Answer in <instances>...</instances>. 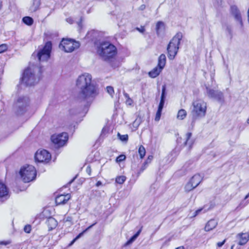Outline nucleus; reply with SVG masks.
Masks as SVG:
<instances>
[{
  "label": "nucleus",
  "instance_id": "nucleus-1",
  "mask_svg": "<svg viewBox=\"0 0 249 249\" xmlns=\"http://www.w3.org/2000/svg\"><path fill=\"white\" fill-rule=\"evenodd\" d=\"M91 80V75L85 73L79 76L76 80V86L80 89L76 99L79 102H83L85 108L90 106L97 94L96 88Z\"/></svg>",
  "mask_w": 249,
  "mask_h": 249
},
{
  "label": "nucleus",
  "instance_id": "nucleus-2",
  "mask_svg": "<svg viewBox=\"0 0 249 249\" xmlns=\"http://www.w3.org/2000/svg\"><path fill=\"white\" fill-rule=\"evenodd\" d=\"M97 53L105 61H108L117 54L116 47L108 42L101 43L97 48Z\"/></svg>",
  "mask_w": 249,
  "mask_h": 249
},
{
  "label": "nucleus",
  "instance_id": "nucleus-3",
  "mask_svg": "<svg viewBox=\"0 0 249 249\" xmlns=\"http://www.w3.org/2000/svg\"><path fill=\"white\" fill-rule=\"evenodd\" d=\"M37 73L31 67L27 68L25 70L22 77L21 78V82L26 86H33L37 84L40 78V69L37 68Z\"/></svg>",
  "mask_w": 249,
  "mask_h": 249
},
{
  "label": "nucleus",
  "instance_id": "nucleus-4",
  "mask_svg": "<svg viewBox=\"0 0 249 249\" xmlns=\"http://www.w3.org/2000/svg\"><path fill=\"white\" fill-rule=\"evenodd\" d=\"M193 108L191 114L192 121L191 125L194 126L196 121L203 118L206 113L207 105L204 101L199 100L193 103Z\"/></svg>",
  "mask_w": 249,
  "mask_h": 249
},
{
  "label": "nucleus",
  "instance_id": "nucleus-5",
  "mask_svg": "<svg viewBox=\"0 0 249 249\" xmlns=\"http://www.w3.org/2000/svg\"><path fill=\"white\" fill-rule=\"evenodd\" d=\"M182 38V33L178 32L176 34V35L169 42L167 48L168 57L169 59H174L175 56L177 54L178 50L179 49L180 41Z\"/></svg>",
  "mask_w": 249,
  "mask_h": 249
},
{
  "label": "nucleus",
  "instance_id": "nucleus-6",
  "mask_svg": "<svg viewBox=\"0 0 249 249\" xmlns=\"http://www.w3.org/2000/svg\"><path fill=\"white\" fill-rule=\"evenodd\" d=\"M19 174L24 182H29L36 178V171L34 166L26 165L21 168Z\"/></svg>",
  "mask_w": 249,
  "mask_h": 249
},
{
  "label": "nucleus",
  "instance_id": "nucleus-7",
  "mask_svg": "<svg viewBox=\"0 0 249 249\" xmlns=\"http://www.w3.org/2000/svg\"><path fill=\"white\" fill-rule=\"evenodd\" d=\"M79 46V42L71 39L63 38L59 45V48L67 53L72 52L74 49L78 48Z\"/></svg>",
  "mask_w": 249,
  "mask_h": 249
},
{
  "label": "nucleus",
  "instance_id": "nucleus-8",
  "mask_svg": "<svg viewBox=\"0 0 249 249\" xmlns=\"http://www.w3.org/2000/svg\"><path fill=\"white\" fill-rule=\"evenodd\" d=\"M29 103V99L27 96H20L14 105V109L18 115L23 114Z\"/></svg>",
  "mask_w": 249,
  "mask_h": 249
},
{
  "label": "nucleus",
  "instance_id": "nucleus-9",
  "mask_svg": "<svg viewBox=\"0 0 249 249\" xmlns=\"http://www.w3.org/2000/svg\"><path fill=\"white\" fill-rule=\"evenodd\" d=\"M52 48V42L51 41L47 42L44 46L37 53L38 60L39 62L47 61L50 57Z\"/></svg>",
  "mask_w": 249,
  "mask_h": 249
},
{
  "label": "nucleus",
  "instance_id": "nucleus-10",
  "mask_svg": "<svg viewBox=\"0 0 249 249\" xmlns=\"http://www.w3.org/2000/svg\"><path fill=\"white\" fill-rule=\"evenodd\" d=\"M68 140V134L67 133L63 132L58 135H53L51 137L52 142L58 147L64 146Z\"/></svg>",
  "mask_w": 249,
  "mask_h": 249
},
{
  "label": "nucleus",
  "instance_id": "nucleus-11",
  "mask_svg": "<svg viewBox=\"0 0 249 249\" xmlns=\"http://www.w3.org/2000/svg\"><path fill=\"white\" fill-rule=\"evenodd\" d=\"M35 159L38 162L48 163L51 160V155L46 150H38L35 154Z\"/></svg>",
  "mask_w": 249,
  "mask_h": 249
},
{
  "label": "nucleus",
  "instance_id": "nucleus-12",
  "mask_svg": "<svg viewBox=\"0 0 249 249\" xmlns=\"http://www.w3.org/2000/svg\"><path fill=\"white\" fill-rule=\"evenodd\" d=\"M206 89L207 94L209 98L214 99L220 103L224 101V96L222 92L211 89L208 87H206Z\"/></svg>",
  "mask_w": 249,
  "mask_h": 249
},
{
  "label": "nucleus",
  "instance_id": "nucleus-13",
  "mask_svg": "<svg viewBox=\"0 0 249 249\" xmlns=\"http://www.w3.org/2000/svg\"><path fill=\"white\" fill-rule=\"evenodd\" d=\"M230 13L234 18V20L236 22H239L241 28H243V22L242 15L238 7L235 5H231L230 7Z\"/></svg>",
  "mask_w": 249,
  "mask_h": 249
},
{
  "label": "nucleus",
  "instance_id": "nucleus-14",
  "mask_svg": "<svg viewBox=\"0 0 249 249\" xmlns=\"http://www.w3.org/2000/svg\"><path fill=\"white\" fill-rule=\"evenodd\" d=\"M9 197V189L5 184L0 182V199H7Z\"/></svg>",
  "mask_w": 249,
  "mask_h": 249
},
{
  "label": "nucleus",
  "instance_id": "nucleus-15",
  "mask_svg": "<svg viewBox=\"0 0 249 249\" xmlns=\"http://www.w3.org/2000/svg\"><path fill=\"white\" fill-rule=\"evenodd\" d=\"M71 198V195H61L55 198V203L57 205L65 204Z\"/></svg>",
  "mask_w": 249,
  "mask_h": 249
},
{
  "label": "nucleus",
  "instance_id": "nucleus-16",
  "mask_svg": "<svg viewBox=\"0 0 249 249\" xmlns=\"http://www.w3.org/2000/svg\"><path fill=\"white\" fill-rule=\"evenodd\" d=\"M239 239V245H244L247 243L249 239V234L248 233H241L237 235Z\"/></svg>",
  "mask_w": 249,
  "mask_h": 249
},
{
  "label": "nucleus",
  "instance_id": "nucleus-17",
  "mask_svg": "<svg viewBox=\"0 0 249 249\" xmlns=\"http://www.w3.org/2000/svg\"><path fill=\"white\" fill-rule=\"evenodd\" d=\"M46 224L48 227L49 230L51 231L56 228L57 225V221L53 217L47 218Z\"/></svg>",
  "mask_w": 249,
  "mask_h": 249
},
{
  "label": "nucleus",
  "instance_id": "nucleus-18",
  "mask_svg": "<svg viewBox=\"0 0 249 249\" xmlns=\"http://www.w3.org/2000/svg\"><path fill=\"white\" fill-rule=\"evenodd\" d=\"M165 30L164 23L162 21H158L156 24V30L158 36H160L164 33Z\"/></svg>",
  "mask_w": 249,
  "mask_h": 249
},
{
  "label": "nucleus",
  "instance_id": "nucleus-19",
  "mask_svg": "<svg viewBox=\"0 0 249 249\" xmlns=\"http://www.w3.org/2000/svg\"><path fill=\"white\" fill-rule=\"evenodd\" d=\"M217 225V222L213 219L210 220L206 224L205 227V231H210L214 229Z\"/></svg>",
  "mask_w": 249,
  "mask_h": 249
},
{
  "label": "nucleus",
  "instance_id": "nucleus-20",
  "mask_svg": "<svg viewBox=\"0 0 249 249\" xmlns=\"http://www.w3.org/2000/svg\"><path fill=\"white\" fill-rule=\"evenodd\" d=\"M202 180V178L199 174H196L191 178L190 181L194 184L195 187H197Z\"/></svg>",
  "mask_w": 249,
  "mask_h": 249
},
{
  "label": "nucleus",
  "instance_id": "nucleus-21",
  "mask_svg": "<svg viewBox=\"0 0 249 249\" xmlns=\"http://www.w3.org/2000/svg\"><path fill=\"white\" fill-rule=\"evenodd\" d=\"M162 69L158 66L154 68L152 71L149 72L148 74L150 77L155 78L158 76L162 71Z\"/></svg>",
  "mask_w": 249,
  "mask_h": 249
},
{
  "label": "nucleus",
  "instance_id": "nucleus-22",
  "mask_svg": "<svg viewBox=\"0 0 249 249\" xmlns=\"http://www.w3.org/2000/svg\"><path fill=\"white\" fill-rule=\"evenodd\" d=\"M96 224V222H95L94 223H93V224H92L91 225L89 226V227H88L87 228H86L85 230H84L82 232H81V233H80L79 234H78L75 238H74L71 241V242L69 244V246H71L72 245H73L74 244V243L77 240H78L79 238H80L81 237H82L83 234L86 232H87L88 230H89L90 229H91L94 225H95V224Z\"/></svg>",
  "mask_w": 249,
  "mask_h": 249
},
{
  "label": "nucleus",
  "instance_id": "nucleus-23",
  "mask_svg": "<svg viewBox=\"0 0 249 249\" xmlns=\"http://www.w3.org/2000/svg\"><path fill=\"white\" fill-rule=\"evenodd\" d=\"M166 64V56L164 54H161L158 59V66L161 69H163Z\"/></svg>",
  "mask_w": 249,
  "mask_h": 249
},
{
  "label": "nucleus",
  "instance_id": "nucleus-24",
  "mask_svg": "<svg viewBox=\"0 0 249 249\" xmlns=\"http://www.w3.org/2000/svg\"><path fill=\"white\" fill-rule=\"evenodd\" d=\"M33 3L30 8V10L31 12H35L36 11L40 5V0H32Z\"/></svg>",
  "mask_w": 249,
  "mask_h": 249
},
{
  "label": "nucleus",
  "instance_id": "nucleus-25",
  "mask_svg": "<svg viewBox=\"0 0 249 249\" xmlns=\"http://www.w3.org/2000/svg\"><path fill=\"white\" fill-rule=\"evenodd\" d=\"M192 134L191 132H188L186 135H185V141L184 142V143L185 145H188L189 146V148H191L192 145L193 144V141L192 140H191V137H192Z\"/></svg>",
  "mask_w": 249,
  "mask_h": 249
},
{
  "label": "nucleus",
  "instance_id": "nucleus-26",
  "mask_svg": "<svg viewBox=\"0 0 249 249\" xmlns=\"http://www.w3.org/2000/svg\"><path fill=\"white\" fill-rule=\"evenodd\" d=\"M22 20L24 24L28 26L32 25L34 22V20L33 18L28 16H26L23 18Z\"/></svg>",
  "mask_w": 249,
  "mask_h": 249
},
{
  "label": "nucleus",
  "instance_id": "nucleus-27",
  "mask_svg": "<svg viewBox=\"0 0 249 249\" xmlns=\"http://www.w3.org/2000/svg\"><path fill=\"white\" fill-rule=\"evenodd\" d=\"M186 111L184 109H181L178 111L177 118L179 120H183L186 117Z\"/></svg>",
  "mask_w": 249,
  "mask_h": 249
},
{
  "label": "nucleus",
  "instance_id": "nucleus-28",
  "mask_svg": "<svg viewBox=\"0 0 249 249\" xmlns=\"http://www.w3.org/2000/svg\"><path fill=\"white\" fill-rule=\"evenodd\" d=\"M196 187H195V186H194V184H192L190 181L189 182H188L186 185H185V187H184V189H185V191L186 192H189L191 191H192V190H193L194 189H195V188H196Z\"/></svg>",
  "mask_w": 249,
  "mask_h": 249
},
{
  "label": "nucleus",
  "instance_id": "nucleus-29",
  "mask_svg": "<svg viewBox=\"0 0 249 249\" xmlns=\"http://www.w3.org/2000/svg\"><path fill=\"white\" fill-rule=\"evenodd\" d=\"M126 178L124 176H118L116 177L115 181L116 183L122 184L125 181Z\"/></svg>",
  "mask_w": 249,
  "mask_h": 249
},
{
  "label": "nucleus",
  "instance_id": "nucleus-30",
  "mask_svg": "<svg viewBox=\"0 0 249 249\" xmlns=\"http://www.w3.org/2000/svg\"><path fill=\"white\" fill-rule=\"evenodd\" d=\"M139 153L141 159H142L145 155V149L144 146L141 145L139 148Z\"/></svg>",
  "mask_w": 249,
  "mask_h": 249
},
{
  "label": "nucleus",
  "instance_id": "nucleus-31",
  "mask_svg": "<svg viewBox=\"0 0 249 249\" xmlns=\"http://www.w3.org/2000/svg\"><path fill=\"white\" fill-rule=\"evenodd\" d=\"M117 136L119 139L124 142H127L128 139V135H121L120 133H118Z\"/></svg>",
  "mask_w": 249,
  "mask_h": 249
},
{
  "label": "nucleus",
  "instance_id": "nucleus-32",
  "mask_svg": "<svg viewBox=\"0 0 249 249\" xmlns=\"http://www.w3.org/2000/svg\"><path fill=\"white\" fill-rule=\"evenodd\" d=\"M166 96V85H164L162 86V91H161L160 100H165Z\"/></svg>",
  "mask_w": 249,
  "mask_h": 249
},
{
  "label": "nucleus",
  "instance_id": "nucleus-33",
  "mask_svg": "<svg viewBox=\"0 0 249 249\" xmlns=\"http://www.w3.org/2000/svg\"><path fill=\"white\" fill-rule=\"evenodd\" d=\"M142 120L141 117H138L133 122V126L135 127H138L140 124L142 123Z\"/></svg>",
  "mask_w": 249,
  "mask_h": 249
},
{
  "label": "nucleus",
  "instance_id": "nucleus-34",
  "mask_svg": "<svg viewBox=\"0 0 249 249\" xmlns=\"http://www.w3.org/2000/svg\"><path fill=\"white\" fill-rule=\"evenodd\" d=\"M226 31L229 34V36H230V39H231L232 38V29L231 26L230 25H227Z\"/></svg>",
  "mask_w": 249,
  "mask_h": 249
},
{
  "label": "nucleus",
  "instance_id": "nucleus-35",
  "mask_svg": "<svg viewBox=\"0 0 249 249\" xmlns=\"http://www.w3.org/2000/svg\"><path fill=\"white\" fill-rule=\"evenodd\" d=\"M162 110H161V109H158V110H157L156 114L155 119L156 121H159L160 120V118L161 115Z\"/></svg>",
  "mask_w": 249,
  "mask_h": 249
},
{
  "label": "nucleus",
  "instance_id": "nucleus-36",
  "mask_svg": "<svg viewBox=\"0 0 249 249\" xmlns=\"http://www.w3.org/2000/svg\"><path fill=\"white\" fill-rule=\"evenodd\" d=\"M7 46L5 44H2L0 45V53H1L7 50Z\"/></svg>",
  "mask_w": 249,
  "mask_h": 249
},
{
  "label": "nucleus",
  "instance_id": "nucleus-37",
  "mask_svg": "<svg viewBox=\"0 0 249 249\" xmlns=\"http://www.w3.org/2000/svg\"><path fill=\"white\" fill-rule=\"evenodd\" d=\"M107 90L109 95H110L111 96H113V94L114 93V89L112 87L107 86Z\"/></svg>",
  "mask_w": 249,
  "mask_h": 249
},
{
  "label": "nucleus",
  "instance_id": "nucleus-38",
  "mask_svg": "<svg viewBox=\"0 0 249 249\" xmlns=\"http://www.w3.org/2000/svg\"><path fill=\"white\" fill-rule=\"evenodd\" d=\"M126 157L124 155H120L116 158V161L117 162H121L123 160H124L125 159Z\"/></svg>",
  "mask_w": 249,
  "mask_h": 249
},
{
  "label": "nucleus",
  "instance_id": "nucleus-39",
  "mask_svg": "<svg viewBox=\"0 0 249 249\" xmlns=\"http://www.w3.org/2000/svg\"><path fill=\"white\" fill-rule=\"evenodd\" d=\"M31 231V226L30 225L25 226L24 228V231L26 233H30Z\"/></svg>",
  "mask_w": 249,
  "mask_h": 249
},
{
  "label": "nucleus",
  "instance_id": "nucleus-40",
  "mask_svg": "<svg viewBox=\"0 0 249 249\" xmlns=\"http://www.w3.org/2000/svg\"><path fill=\"white\" fill-rule=\"evenodd\" d=\"M147 164V162H144L141 167L140 171L139 172L138 174H140L141 173H142L146 168V165Z\"/></svg>",
  "mask_w": 249,
  "mask_h": 249
},
{
  "label": "nucleus",
  "instance_id": "nucleus-41",
  "mask_svg": "<svg viewBox=\"0 0 249 249\" xmlns=\"http://www.w3.org/2000/svg\"><path fill=\"white\" fill-rule=\"evenodd\" d=\"M10 243H11V242L9 241H0V245H1L6 246L7 245L10 244Z\"/></svg>",
  "mask_w": 249,
  "mask_h": 249
},
{
  "label": "nucleus",
  "instance_id": "nucleus-42",
  "mask_svg": "<svg viewBox=\"0 0 249 249\" xmlns=\"http://www.w3.org/2000/svg\"><path fill=\"white\" fill-rule=\"evenodd\" d=\"M135 238L133 236H132L126 242V244H130L133 243L135 240Z\"/></svg>",
  "mask_w": 249,
  "mask_h": 249
},
{
  "label": "nucleus",
  "instance_id": "nucleus-43",
  "mask_svg": "<svg viewBox=\"0 0 249 249\" xmlns=\"http://www.w3.org/2000/svg\"><path fill=\"white\" fill-rule=\"evenodd\" d=\"M225 242H226V239L224 240L222 242H218L217 243V247H219V248L221 247L225 244Z\"/></svg>",
  "mask_w": 249,
  "mask_h": 249
},
{
  "label": "nucleus",
  "instance_id": "nucleus-44",
  "mask_svg": "<svg viewBox=\"0 0 249 249\" xmlns=\"http://www.w3.org/2000/svg\"><path fill=\"white\" fill-rule=\"evenodd\" d=\"M91 169L89 166H88L86 168V172L89 174V175H90Z\"/></svg>",
  "mask_w": 249,
  "mask_h": 249
},
{
  "label": "nucleus",
  "instance_id": "nucleus-45",
  "mask_svg": "<svg viewBox=\"0 0 249 249\" xmlns=\"http://www.w3.org/2000/svg\"><path fill=\"white\" fill-rule=\"evenodd\" d=\"M136 29L142 33H143L145 31V29H144V27H142L141 28L137 27L136 28Z\"/></svg>",
  "mask_w": 249,
  "mask_h": 249
},
{
  "label": "nucleus",
  "instance_id": "nucleus-46",
  "mask_svg": "<svg viewBox=\"0 0 249 249\" xmlns=\"http://www.w3.org/2000/svg\"><path fill=\"white\" fill-rule=\"evenodd\" d=\"M153 157L152 156H149L148 157V159H147L146 161L145 162H147V164L148 162H150L151 160L153 159Z\"/></svg>",
  "mask_w": 249,
  "mask_h": 249
},
{
  "label": "nucleus",
  "instance_id": "nucleus-47",
  "mask_svg": "<svg viewBox=\"0 0 249 249\" xmlns=\"http://www.w3.org/2000/svg\"><path fill=\"white\" fill-rule=\"evenodd\" d=\"M202 210V209H198L195 212V214L194 216H196Z\"/></svg>",
  "mask_w": 249,
  "mask_h": 249
},
{
  "label": "nucleus",
  "instance_id": "nucleus-48",
  "mask_svg": "<svg viewBox=\"0 0 249 249\" xmlns=\"http://www.w3.org/2000/svg\"><path fill=\"white\" fill-rule=\"evenodd\" d=\"M145 7H146V6H145V5L144 4H142V5H141L140 6V7L139 8V9L140 10L142 11V10H143L144 9H145Z\"/></svg>",
  "mask_w": 249,
  "mask_h": 249
},
{
  "label": "nucleus",
  "instance_id": "nucleus-49",
  "mask_svg": "<svg viewBox=\"0 0 249 249\" xmlns=\"http://www.w3.org/2000/svg\"><path fill=\"white\" fill-rule=\"evenodd\" d=\"M124 95L126 98H127V99H128L130 101H132L131 99L129 97L128 94L124 92Z\"/></svg>",
  "mask_w": 249,
  "mask_h": 249
},
{
  "label": "nucleus",
  "instance_id": "nucleus-50",
  "mask_svg": "<svg viewBox=\"0 0 249 249\" xmlns=\"http://www.w3.org/2000/svg\"><path fill=\"white\" fill-rule=\"evenodd\" d=\"M141 231H142V229H140L135 234V235L136 236V237H138L139 235H140V233L141 232Z\"/></svg>",
  "mask_w": 249,
  "mask_h": 249
},
{
  "label": "nucleus",
  "instance_id": "nucleus-51",
  "mask_svg": "<svg viewBox=\"0 0 249 249\" xmlns=\"http://www.w3.org/2000/svg\"><path fill=\"white\" fill-rule=\"evenodd\" d=\"M141 231H142V229H140L135 234V235L136 236V237H138L139 235H140V233L141 232Z\"/></svg>",
  "mask_w": 249,
  "mask_h": 249
},
{
  "label": "nucleus",
  "instance_id": "nucleus-52",
  "mask_svg": "<svg viewBox=\"0 0 249 249\" xmlns=\"http://www.w3.org/2000/svg\"><path fill=\"white\" fill-rule=\"evenodd\" d=\"M163 106H164V105L163 104H161L160 103L158 109L162 110V109L163 108Z\"/></svg>",
  "mask_w": 249,
  "mask_h": 249
},
{
  "label": "nucleus",
  "instance_id": "nucleus-53",
  "mask_svg": "<svg viewBox=\"0 0 249 249\" xmlns=\"http://www.w3.org/2000/svg\"><path fill=\"white\" fill-rule=\"evenodd\" d=\"M102 184V183L101 181H98L96 184V186L97 187H99V186L101 185Z\"/></svg>",
  "mask_w": 249,
  "mask_h": 249
},
{
  "label": "nucleus",
  "instance_id": "nucleus-54",
  "mask_svg": "<svg viewBox=\"0 0 249 249\" xmlns=\"http://www.w3.org/2000/svg\"><path fill=\"white\" fill-rule=\"evenodd\" d=\"M247 17H248V21L249 23V7L248 12H247Z\"/></svg>",
  "mask_w": 249,
  "mask_h": 249
},
{
  "label": "nucleus",
  "instance_id": "nucleus-55",
  "mask_svg": "<svg viewBox=\"0 0 249 249\" xmlns=\"http://www.w3.org/2000/svg\"><path fill=\"white\" fill-rule=\"evenodd\" d=\"M76 178V176H75L74 178H73L72 179H71L69 182V184H71L74 180Z\"/></svg>",
  "mask_w": 249,
  "mask_h": 249
},
{
  "label": "nucleus",
  "instance_id": "nucleus-56",
  "mask_svg": "<svg viewBox=\"0 0 249 249\" xmlns=\"http://www.w3.org/2000/svg\"><path fill=\"white\" fill-rule=\"evenodd\" d=\"M217 2L219 5H221L222 4V0H217Z\"/></svg>",
  "mask_w": 249,
  "mask_h": 249
},
{
  "label": "nucleus",
  "instance_id": "nucleus-57",
  "mask_svg": "<svg viewBox=\"0 0 249 249\" xmlns=\"http://www.w3.org/2000/svg\"><path fill=\"white\" fill-rule=\"evenodd\" d=\"M160 104H163L164 105V103H165V100H160Z\"/></svg>",
  "mask_w": 249,
  "mask_h": 249
},
{
  "label": "nucleus",
  "instance_id": "nucleus-58",
  "mask_svg": "<svg viewBox=\"0 0 249 249\" xmlns=\"http://www.w3.org/2000/svg\"><path fill=\"white\" fill-rule=\"evenodd\" d=\"M210 155L212 156L214 158L215 157V153L214 152H212Z\"/></svg>",
  "mask_w": 249,
  "mask_h": 249
},
{
  "label": "nucleus",
  "instance_id": "nucleus-59",
  "mask_svg": "<svg viewBox=\"0 0 249 249\" xmlns=\"http://www.w3.org/2000/svg\"><path fill=\"white\" fill-rule=\"evenodd\" d=\"M176 249H184V248L183 246H180L177 248Z\"/></svg>",
  "mask_w": 249,
  "mask_h": 249
},
{
  "label": "nucleus",
  "instance_id": "nucleus-60",
  "mask_svg": "<svg viewBox=\"0 0 249 249\" xmlns=\"http://www.w3.org/2000/svg\"><path fill=\"white\" fill-rule=\"evenodd\" d=\"M249 197V193L245 197V199H247Z\"/></svg>",
  "mask_w": 249,
  "mask_h": 249
},
{
  "label": "nucleus",
  "instance_id": "nucleus-61",
  "mask_svg": "<svg viewBox=\"0 0 249 249\" xmlns=\"http://www.w3.org/2000/svg\"><path fill=\"white\" fill-rule=\"evenodd\" d=\"M131 102H132V101H130L128 99L127 100V103H128V104H129V105H130V104H131Z\"/></svg>",
  "mask_w": 249,
  "mask_h": 249
},
{
  "label": "nucleus",
  "instance_id": "nucleus-62",
  "mask_svg": "<svg viewBox=\"0 0 249 249\" xmlns=\"http://www.w3.org/2000/svg\"><path fill=\"white\" fill-rule=\"evenodd\" d=\"M1 8H2V4H1V3H0V10H1Z\"/></svg>",
  "mask_w": 249,
  "mask_h": 249
},
{
  "label": "nucleus",
  "instance_id": "nucleus-63",
  "mask_svg": "<svg viewBox=\"0 0 249 249\" xmlns=\"http://www.w3.org/2000/svg\"><path fill=\"white\" fill-rule=\"evenodd\" d=\"M133 236H134V237L135 238V239H136L137 238V237H136V236L135 235V234H134Z\"/></svg>",
  "mask_w": 249,
  "mask_h": 249
},
{
  "label": "nucleus",
  "instance_id": "nucleus-64",
  "mask_svg": "<svg viewBox=\"0 0 249 249\" xmlns=\"http://www.w3.org/2000/svg\"><path fill=\"white\" fill-rule=\"evenodd\" d=\"M247 122L248 124H249V119H248V120H247Z\"/></svg>",
  "mask_w": 249,
  "mask_h": 249
}]
</instances>
